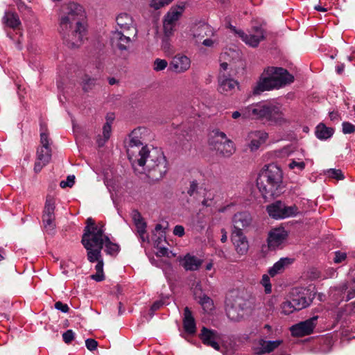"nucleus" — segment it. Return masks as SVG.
<instances>
[{"instance_id": "obj_36", "label": "nucleus", "mask_w": 355, "mask_h": 355, "mask_svg": "<svg viewBox=\"0 0 355 355\" xmlns=\"http://www.w3.org/2000/svg\"><path fill=\"white\" fill-rule=\"evenodd\" d=\"M199 302L205 313H209L214 309V306L213 300L205 295L200 298Z\"/></svg>"}, {"instance_id": "obj_29", "label": "nucleus", "mask_w": 355, "mask_h": 355, "mask_svg": "<svg viewBox=\"0 0 355 355\" xmlns=\"http://www.w3.org/2000/svg\"><path fill=\"white\" fill-rule=\"evenodd\" d=\"M293 260L292 259L288 257L281 258L272 266V267L269 268V275L270 277H275L277 274L282 273L286 267L293 263Z\"/></svg>"}, {"instance_id": "obj_4", "label": "nucleus", "mask_w": 355, "mask_h": 355, "mask_svg": "<svg viewBox=\"0 0 355 355\" xmlns=\"http://www.w3.org/2000/svg\"><path fill=\"white\" fill-rule=\"evenodd\" d=\"M283 173L275 164L265 166L259 173L257 186L263 197L271 199L279 196L283 191Z\"/></svg>"}, {"instance_id": "obj_28", "label": "nucleus", "mask_w": 355, "mask_h": 355, "mask_svg": "<svg viewBox=\"0 0 355 355\" xmlns=\"http://www.w3.org/2000/svg\"><path fill=\"white\" fill-rule=\"evenodd\" d=\"M183 327L184 331L189 334H193L196 331V324L195 319L192 315L191 310L188 307H185L184 310Z\"/></svg>"}, {"instance_id": "obj_13", "label": "nucleus", "mask_w": 355, "mask_h": 355, "mask_svg": "<svg viewBox=\"0 0 355 355\" xmlns=\"http://www.w3.org/2000/svg\"><path fill=\"white\" fill-rule=\"evenodd\" d=\"M135 38L132 37L130 33H126L123 31L116 30L112 33L111 43L113 46L117 47L119 49L123 51L127 50Z\"/></svg>"}, {"instance_id": "obj_22", "label": "nucleus", "mask_w": 355, "mask_h": 355, "mask_svg": "<svg viewBox=\"0 0 355 355\" xmlns=\"http://www.w3.org/2000/svg\"><path fill=\"white\" fill-rule=\"evenodd\" d=\"M267 137V133L263 131H254L250 132L248 135L249 148L252 151L257 150L261 144L265 143Z\"/></svg>"}, {"instance_id": "obj_63", "label": "nucleus", "mask_w": 355, "mask_h": 355, "mask_svg": "<svg viewBox=\"0 0 355 355\" xmlns=\"http://www.w3.org/2000/svg\"><path fill=\"white\" fill-rule=\"evenodd\" d=\"M240 116H242L243 117V110L239 112V111H235L232 113V117L234 119H238L239 117Z\"/></svg>"}, {"instance_id": "obj_14", "label": "nucleus", "mask_w": 355, "mask_h": 355, "mask_svg": "<svg viewBox=\"0 0 355 355\" xmlns=\"http://www.w3.org/2000/svg\"><path fill=\"white\" fill-rule=\"evenodd\" d=\"M117 26L120 28L119 31L126 32L132 35L133 38H137V29L134 23L132 17L127 13L119 14L116 19Z\"/></svg>"}, {"instance_id": "obj_50", "label": "nucleus", "mask_w": 355, "mask_h": 355, "mask_svg": "<svg viewBox=\"0 0 355 355\" xmlns=\"http://www.w3.org/2000/svg\"><path fill=\"white\" fill-rule=\"evenodd\" d=\"M85 345L89 350L93 351L96 349L98 343L94 339L88 338L85 340Z\"/></svg>"}, {"instance_id": "obj_8", "label": "nucleus", "mask_w": 355, "mask_h": 355, "mask_svg": "<svg viewBox=\"0 0 355 355\" xmlns=\"http://www.w3.org/2000/svg\"><path fill=\"white\" fill-rule=\"evenodd\" d=\"M185 9V3H181L172 6L166 14L163 21L164 32L168 37L173 34L177 21L182 15Z\"/></svg>"}, {"instance_id": "obj_31", "label": "nucleus", "mask_w": 355, "mask_h": 355, "mask_svg": "<svg viewBox=\"0 0 355 355\" xmlns=\"http://www.w3.org/2000/svg\"><path fill=\"white\" fill-rule=\"evenodd\" d=\"M315 136L320 140H326L332 137L334 129L327 127L324 123L318 124L315 128Z\"/></svg>"}, {"instance_id": "obj_55", "label": "nucleus", "mask_w": 355, "mask_h": 355, "mask_svg": "<svg viewBox=\"0 0 355 355\" xmlns=\"http://www.w3.org/2000/svg\"><path fill=\"white\" fill-rule=\"evenodd\" d=\"M173 234L175 236L182 237L184 235V228L182 225H176L173 229Z\"/></svg>"}, {"instance_id": "obj_61", "label": "nucleus", "mask_w": 355, "mask_h": 355, "mask_svg": "<svg viewBox=\"0 0 355 355\" xmlns=\"http://www.w3.org/2000/svg\"><path fill=\"white\" fill-rule=\"evenodd\" d=\"M230 53H235L236 54H238L235 51H232L231 50H230V52H225L221 54L220 58V60H227V57L230 55Z\"/></svg>"}, {"instance_id": "obj_24", "label": "nucleus", "mask_w": 355, "mask_h": 355, "mask_svg": "<svg viewBox=\"0 0 355 355\" xmlns=\"http://www.w3.org/2000/svg\"><path fill=\"white\" fill-rule=\"evenodd\" d=\"M282 343V340H281L267 341L262 338L259 339L258 340V347L256 348V353L259 355L270 353Z\"/></svg>"}, {"instance_id": "obj_57", "label": "nucleus", "mask_w": 355, "mask_h": 355, "mask_svg": "<svg viewBox=\"0 0 355 355\" xmlns=\"http://www.w3.org/2000/svg\"><path fill=\"white\" fill-rule=\"evenodd\" d=\"M132 215V220H133L135 224L138 222H141V221L144 220L140 213L137 211H133Z\"/></svg>"}, {"instance_id": "obj_18", "label": "nucleus", "mask_w": 355, "mask_h": 355, "mask_svg": "<svg viewBox=\"0 0 355 355\" xmlns=\"http://www.w3.org/2000/svg\"><path fill=\"white\" fill-rule=\"evenodd\" d=\"M239 87V83L233 78L227 77L221 73L218 77V88L220 93L224 94H231L234 93Z\"/></svg>"}, {"instance_id": "obj_26", "label": "nucleus", "mask_w": 355, "mask_h": 355, "mask_svg": "<svg viewBox=\"0 0 355 355\" xmlns=\"http://www.w3.org/2000/svg\"><path fill=\"white\" fill-rule=\"evenodd\" d=\"M3 24L10 28L19 31L21 29V22L19 15L14 12H6L3 18Z\"/></svg>"}, {"instance_id": "obj_5", "label": "nucleus", "mask_w": 355, "mask_h": 355, "mask_svg": "<svg viewBox=\"0 0 355 355\" xmlns=\"http://www.w3.org/2000/svg\"><path fill=\"white\" fill-rule=\"evenodd\" d=\"M294 77L283 68L268 67L253 88L254 94L280 88L293 83Z\"/></svg>"}, {"instance_id": "obj_62", "label": "nucleus", "mask_w": 355, "mask_h": 355, "mask_svg": "<svg viewBox=\"0 0 355 355\" xmlns=\"http://www.w3.org/2000/svg\"><path fill=\"white\" fill-rule=\"evenodd\" d=\"M222 236L220 241L222 243H225L227 240V232L225 229L221 230Z\"/></svg>"}, {"instance_id": "obj_7", "label": "nucleus", "mask_w": 355, "mask_h": 355, "mask_svg": "<svg viewBox=\"0 0 355 355\" xmlns=\"http://www.w3.org/2000/svg\"><path fill=\"white\" fill-rule=\"evenodd\" d=\"M209 143L212 150L224 157H230L236 150L233 141L218 130L212 132Z\"/></svg>"}, {"instance_id": "obj_33", "label": "nucleus", "mask_w": 355, "mask_h": 355, "mask_svg": "<svg viewBox=\"0 0 355 355\" xmlns=\"http://www.w3.org/2000/svg\"><path fill=\"white\" fill-rule=\"evenodd\" d=\"M112 125L110 122L106 121L103 127V139L101 137L97 139L98 146H103L104 144L110 139L111 135Z\"/></svg>"}, {"instance_id": "obj_25", "label": "nucleus", "mask_w": 355, "mask_h": 355, "mask_svg": "<svg viewBox=\"0 0 355 355\" xmlns=\"http://www.w3.org/2000/svg\"><path fill=\"white\" fill-rule=\"evenodd\" d=\"M181 266L186 270H197L202 263V260L198 259L194 255L187 254L183 258L180 260Z\"/></svg>"}, {"instance_id": "obj_58", "label": "nucleus", "mask_w": 355, "mask_h": 355, "mask_svg": "<svg viewBox=\"0 0 355 355\" xmlns=\"http://www.w3.org/2000/svg\"><path fill=\"white\" fill-rule=\"evenodd\" d=\"M163 305V302L162 301H156L155 302L150 308L152 311H155L158 310Z\"/></svg>"}, {"instance_id": "obj_40", "label": "nucleus", "mask_w": 355, "mask_h": 355, "mask_svg": "<svg viewBox=\"0 0 355 355\" xmlns=\"http://www.w3.org/2000/svg\"><path fill=\"white\" fill-rule=\"evenodd\" d=\"M173 0H152L150 3V8L154 10H159L171 3Z\"/></svg>"}, {"instance_id": "obj_42", "label": "nucleus", "mask_w": 355, "mask_h": 355, "mask_svg": "<svg viewBox=\"0 0 355 355\" xmlns=\"http://www.w3.org/2000/svg\"><path fill=\"white\" fill-rule=\"evenodd\" d=\"M261 283L264 287L265 292L266 293H270L272 291V285L268 275L264 274L262 276Z\"/></svg>"}, {"instance_id": "obj_21", "label": "nucleus", "mask_w": 355, "mask_h": 355, "mask_svg": "<svg viewBox=\"0 0 355 355\" xmlns=\"http://www.w3.org/2000/svg\"><path fill=\"white\" fill-rule=\"evenodd\" d=\"M252 221V218L250 213L247 211L237 213L234 214L232 219L233 230H242V229L249 227Z\"/></svg>"}, {"instance_id": "obj_59", "label": "nucleus", "mask_w": 355, "mask_h": 355, "mask_svg": "<svg viewBox=\"0 0 355 355\" xmlns=\"http://www.w3.org/2000/svg\"><path fill=\"white\" fill-rule=\"evenodd\" d=\"M215 43H216V41L212 39H205L202 42L203 45L209 47L213 46Z\"/></svg>"}, {"instance_id": "obj_3", "label": "nucleus", "mask_w": 355, "mask_h": 355, "mask_svg": "<svg viewBox=\"0 0 355 355\" xmlns=\"http://www.w3.org/2000/svg\"><path fill=\"white\" fill-rule=\"evenodd\" d=\"M139 159H134L132 164L144 167V172L153 181L161 180L168 171L167 161L164 154L157 149L149 150L147 146H142L139 151Z\"/></svg>"}, {"instance_id": "obj_64", "label": "nucleus", "mask_w": 355, "mask_h": 355, "mask_svg": "<svg viewBox=\"0 0 355 355\" xmlns=\"http://www.w3.org/2000/svg\"><path fill=\"white\" fill-rule=\"evenodd\" d=\"M314 9L316 10L317 11H320V12H327V8L322 7L321 6H319V5L315 6L314 7Z\"/></svg>"}, {"instance_id": "obj_23", "label": "nucleus", "mask_w": 355, "mask_h": 355, "mask_svg": "<svg viewBox=\"0 0 355 355\" xmlns=\"http://www.w3.org/2000/svg\"><path fill=\"white\" fill-rule=\"evenodd\" d=\"M242 40L252 47H256L263 39V32L261 29H257L255 34H246L242 31L236 32Z\"/></svg>"}, {"instance_id": "obj_37", "label": "nucleus", "mask_w": 355, "mask_h": 355, "mask_svg": "<svg viewBox=\"0 0 355 355\" xmlns=\"http://www.w3.org/2000/svg\"><path fill=\"white\" fill-rule=\"evenodd\" d=\"M226 313L231 320L238 321L242 318L240 310L234 306H227L226 308Z\"/></svg>"}, {"instance_id": "obj_9", "label": "nucleus", "mask_w": 355, "mask_h": 355, "mask_svg": "<svg viewBox=\"0 0 355 355\" xmlns=\"http://www.w3.org/2000/svg\"><path fill=\"white\" fill-rule=\"evenodd\" d=\"M266 209L269 216L275 219L295 216L298 212V209L295 205L287 207L281 201H277L268 205Z\"/></svg>"}, {"instance_id": "obj_43", "label": "nucleus", "mask_w": 355, "mask_h": 355, "mask_svg": "<svg viewBox=\"0 0 355 355\" xmlns=\"http://www.w3.org/2000/svg\"><path fill=\"white\" fill-rule=\"evenodd\" d=\"M288 167L293 170L297 169V171H302L305 168V163L304 162H297L293 159L289 163Z\"/></svg>"}, {"instance_id": "obj_10", "label": "nucleus", "mask_w": 355, "mask_h": 355, "mask_svg": "<svg viewBox=\"0 0 355 355\" xmlns=\"http://www.w3.org/2000/svg\"><path fill=\"white\" fill-rule=\"evenodd\" d=\"M55 198L51 196H47L42 214V224L47 232H51L55 228Z\"/></svg>"}, {"instance_id": "obj_34", "label": "nucleus", "mask_w": 355, "mask_h": 355, "mask_svg": "<svg viewBox=\"0 0 355 355\" xmlns=\"http://www.w3.org/2000/svg\"><path fill=\"white\" fill-rule=\"evenodd\" d=\"M104 245L105 247V251L108 254L116 255L120 250L119 245L115 243H112L108 236L105 238Z\"/></svg>"}, {"instance_id": "obj_12", "label": "nucleus", "mask_w": 355, "mask_h": 355, "mask_svg": "<svg viewBox=\"0 0 355 355\" xmlns=\"http://www.w3.org/2000/svg\"><path fill=\"white\" fill-rule=\"evenodd\" d=\"M318 318V316H313L305 321L293 325L291 327L292 335L294 336L301 337L311 334L316 326V321Z\"/></svg>"}, {"instance_id": "obj_38", "label": "nucleus", "mask_w": 355, "mask_h": 355, "mask_svg": "<svg viewBox=\"0 0 355 355\" xmlns=\"http://www.w3.org/2000/svg\"><path fill=\"white\" fill-rule=\"evenodd\" d=\"M282 313L285 315H289L294 311H297L295 306L293 304L291 300H286L281 305Z\"/></svg>"}, {"instance_id": "obj_2", "label": "nucleus", "mask_w": 355, "mask_h": 355, "mask_svg": "<svg viewBox=\"0 0 355 355\" xmlns=\"http://www.w3.org/2000/svg\"><path fill=\"white\" fill-rule=\"evenodd\" d=\"M107 236L105 235L103 226L94 227V230L89 232L87 228L83 233L82 244L87 250V259L89 262H97L95 266L96 273L90 277L96 282H102L105 279L103 272L104 262L102 257L101 250Z\"/></svg>"}, {"instance_id": "obj_20", "label": "nucleus", "mask_w": 355, "mask_h": 355, "mask_svg": "<svg viewBox=\"0 0 355 355\" xmlns=\"http://www.w3.org/2000/svg\"><path fill=\"white\" fill-rule=\"evenodd\" d=\"M218 336L217 332L203 327L201 329L200 338L203 344L213 347L216 350H219L220 345L217 343Z\"/></svg>"}, {"instance_id": "obj_54", "label": "nucleus", "mask_w": 355, "mask_h": 355, "mask_svg": "<svg viewBox=\"0 0 355 355\" xmlns=\"http://www.w3.org/2000/svg\"><path fill=\"white\" fill-rule=\"evenodd\" d=\"M156 248H157L156 252L157 257H168V250L167 248L162 245Z\"/></svg>"}, {"instance_id": "obj_32", "label": "nucleus", "mask_w": 355, "mask_h": 355, "mask_svg": "<svg viewBox=\"0 0 355 355\" xmlns=\"http://www.w3.org/2000/svg\"><path fill=\"white\" fill-rule=\"evenodd\" d=\"M292 295L293 297L291 300L293 302V304L295 306L297 311L302 310L310 304V300L307 299L304 295H297L296 296H295L293 293H292Z\"/></svg>"}, {"instance_id": "obj_16", "label": "nucleus", "mask_w": 355, "mask_h": 355, "mask_svg": "<svg viewBox=\"0 0 355 355\" xmlns=\"http://www.w3.org/2000/svg\"><path fill=\"white\" fill-rule=\"evenodd\" d=\"M269 105L264 104H257L250 105L245 109H243V118L248 119H261L265 118L267 119L268 114Z\"/></svg>"}, {"instance_id": "obj_44", "label": "nucleus", "mask_w": 355, "mask_h": 355, "mask_svg": "<svg viewBox=\"0 0 355 355\" xmlns=\"http://www.w3.org/2000/svg\"><path fill=\"white\" fill-rule=\"evenodd\" d=\"M198 183L196 180L190 182L187 193L189 196H193L198 191Z\"/></svg>"}, {"instance_id": "obj_27", "label": "nucleus", "mask_w": 355, "mask_h": 355, "mask_svg": "<svg viewBox=\"0 0 355 355\" xmlns=\"http://www.w3.org/2000/svg\"><path fill=\"white\" fill-rule=\"evenodd\" d=\"M267 119L279 125H282L288 121L281 108L275 105H269Z\"/></svg>"}, {"instance_id": "obj_56", "label": "nucleus", "mask_w": 355, "mask_h": 355, "mask_svg": "<svg viewBox=\"0 0 355 355\" xmlns=\"http://www.w3.org/2000/svg\"><path fill=\"white\" fill-rule=\"evenodd\" d=\"M162 242H166L165 232L164 230L162 232L160 236H159L158 238L155 241V246L159 247L162 245Z\"/></svg>"}, {"instance_id": "obj_17", "label": "nucleus", "mask_w": 355, "mask_h": 355, "mask_svg": "<svg viewBox=\"0 0 355 355\" xmlns=\"http://www.w3.org/2000/svg\"><path fill=\"white\" fill-rule=\"evenodd\" d=\"M287 236L288 233L284 227L272 229L269 232L267 239L268 248L275 250L283 243Z\"/></svg>"}, {"instance_id": "obj_60", "label": "nucleus", "mask_w": 355, "mask_h": 355, "mask_svg": "<svg viewBox=\"0 0 355 355\" xmlns=\"http://www.w3.org/2000/svg\"><path fill=\"white\" fill-rule=\"evenodd\" d=\"M69 263L67 261L60 262V268L63 270L62 272L64 274L67 273V268L69 267Z\"/></svg>"}, {"instance_id": "obj_52", "label": "nucleus", "mask_w": 355, "mask_h": 355, "mask_svg": "<svg viewBox=\"0 0 355 355\" xmlns=\"http://www.w3.org/2000/svg\"><path fill=\"white\" fill-rule=\"evenodd\" d=\"M162 48L166 53L170 54L173 52V48L170 42L167 40H163L162 44Z\"/></svg>"}, {"instance_id": "obj_51", "label": "nucleus", "mask_w": 355, "mask_h": 355, "mask_svg": "<svg viewBox=\"0 0 355 355\" xmlns=\"http://www.w3.org/2000/svg\"><path fill=\"white\" fill-rule=\"evenodd\" d=\"M55 308L62 313H67L69 310V308L67 304H64L60 301L56 302L55 303Z\"/></svg>"}, {"instance_id": "obj_48", "label": "nucleus", "mask_w": 355, "mask_h": 355, "mask_svg": "<svg viewBox=\"0 0 355 355\" xmlns=\"http://www.w3.org/2000/svg\"><path fill=\"white\" fill-rule=\"evenodd\" d=\"M96 80L94 78H88L86 76L83 79V89L85 91H87L91 88L92 85H94L95 84Z\"/></svg>"}, {"instance_id": "obj_49", "label": "nucleus", "mask_w": 355, "mask_h": 355, "mask_svg": "<svg viewBox=\"0 0 355 355\" xmlns=\"http://www.w3.org/2000/svg\"><path fill=\"white\" fill-rule=\"evenodd\" d=\"M102 225H96L94 220L92 218L87 219V226L85 227L84 232H86L87 229L89 230V232L94 230V227H101Z\"/></svg>"}, {"instance_id": "obj_19", "label": "nucleus", "mask_w": 355, "mask_h": 355, "mask_svg": "<svg viewBox=\"0 0 355 355\" xmlns=\"http://www.w3.org/2000/svg\"><path fill=\"white\" fill-rule=\"evenodd\" d=\"M191 67L190 59L182 54H178L174 56L170 62V69L178 73L187 71Z\"/></svg>"}, {"instance_id": "obj_35", "label": "nucleus", "mask_w": 355, "mask_h": 355, "mask_svg": "<svg viewBox=\"0 0 355 355\" xmlns=\"http://www.w3.org/2000/svg\"><path fill=\"white\" fill-rule=\"evenodd\" d=\"M137 228V233L140 237V239L142 242H146L149 241V237L148 234L146 233V223L144 220L141 222H138L135 224Z\"/></svg>"}, {"instance_id": "obj_46", "label": "nucleus", "mask_w": 355, "mask_h": 355, "mask_svg": "<svg viewBox=\"0 0 355 355\" xmlns=\"http://www.w3.org/2000/svg\"><path fill=\"white\" fill-rule=\"evenodd\" d=\"M62 338L65 343L69 344L74 338V333L69 329L62 334Z\"/></svg>"}, {"instance_id": "obj_11", "label": "nucleus", "mask_w": 355, "mask_h": 355, "mask_svg": "<svg viewBox=\"0 0 355 355\" xmlns=\"http://www.w3.org/2000/svg\"><path fill=\"white\" fill-rule=\"evenodd\" d=\"M146 131L145 128H139L135 129L130 135L129 147L127 150V153L130 161L132 164L134 163V159H139V151L137 148L143 146V138L141 135Z\"/></svg>"}, {"instance_id": "obj_47", "label": "nucleus", "mask_w": 355, "mask_h": 355, "mask_svg": "<svg viewBox=\"0 0 355 355\" xmlns=\"http://www.w3.org/2000/svg\"><path fill=\"white\" fill-rule=\"evenodd\" d=\"M75 177L73 175H69L67 178V180L61 181L60 183V186L62 188H65L67 187H71L74 184Z\"/></svg>"}, {"instance_id": "obj_15", "label": "nucleus", "mask_w": 355, "mask_h": 355, "mask_svg": "<svg viewBox=\"0 0 355 355\" xmlns=\"http://www.w3.org/2000/svg\"><path fill=\"white\" fill-rule=\"evenodd\" d=\"M231 239L235 250L239 255H245L249 250V243L242 230H233Z\"/></svg>"}, {"instance_id": "obj_30", "label": "nucleus", "mask_w": 355, "mask_h": 355, "mask_svg": "<svg viewBox=\"0 0 355 355\" xmlns=\"http://www.w3.org/2000/svg\"><path fill=\"white\" fill-rule=\"evenodd\" d=\"M210 32H211L210 26L206 24L193 25L190 29V35L197 40H202Z\"/></svg>"}, {"instance_id": "obj_6", "label": "nucleus", "mask_w": 355, "mask_h": 355, "mask_svg": "<svg viewBox=\"0 0 355 355\" xmlns=\"http://www.w3.org/2000/svg\"><path fill=\"white\" fill-rule=\"evenodd\" d=\"M40 144L37 149V160L35 163L34 171L40 172L46 166L51 158V142L47 132L46 125L40 123Z\"/></svg>"}, {"instance_id": "obj_45", "label": "nucleus", "mask_w": 355, "mask_h": 355, "mask_svg": "<svg viewBox=\"0 0 355 355\" xmlns=\"http://www.w3.org/2000/svg\"><path fill=\"white\" fill-rule=\"evenodd\" d=\"M342 126L344 134H352L355 132V125L349 122H343Z\"/></svg>"}, {"instance_id": "obj_53", "label": "nucleus", "mask_w": 355, "mask_h": 355, "mask_svg": "<svg viewBox=\"0 0 355 355\" xmlns=\"http://www.w3.org/2000/svg\"><path fill=\"white\" fill-rule=\"evenodd\" d=\"M347 257V254L345 252H342L340 251L336 252L335 253V257L334 259V261L335 263H341Z\"/></svg>"}, {"instance_id": "obj_1", "label": "nucleus", "mask_w": 355, "mask_h": 355, "mask_svg": "<svg viewBox=\"0 0 355 355\" xmlns=\"http://www.w3.org/2000/svg\"><path fill=\"white\" fill-rule=\"evenodd\" d=\"M85 12L83 7L74 2L64 4L60 17V32L69 47L80 46L86 35Z\"/></svg>"}, {"instance_id": "obj_39", "label": "nucleus", "mask_w": 355, "mask_h": 355, "mask_svg": "<svg viewBox=\"0 0 355 355\" xmlns=\"http://www.w3.org/2000/svg\"><path fill=\"white\" fill-rule=\"evenodd\" d=\"M168 66V62L164 59L156 58L153 62V68L155 71L164 70Z\"/></svg>"}, {"instance_id": "obj_41", "label": "nucleus", "mask_w": 355, "mask_h": 355, "mask_svg": "<svg viewBox=\"0 0 355 355\" xmlns=\"http://www.w3.org/2000/svg\"><path fill=\"white\" fill-rule=\"evenodd\" d=\"M328 177L336 179L337 180H343L345 176L340 169L330 168L327 171Z\"/></svg>"}]
</instances>
